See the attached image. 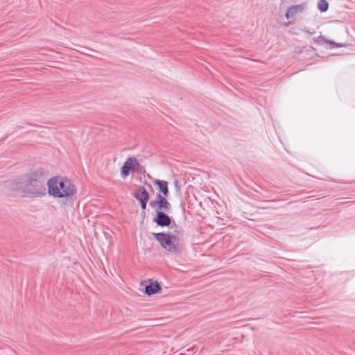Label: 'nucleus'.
<instances>
[{"label": "nucleus", "mask_w": 355, "mask_h": 355, "mask_svg": "<svg viewBox=\"0 0 355 355\" xmlns=\"http://www.w3.org/2000/svg\"><path fill=\"white\" fill-rule=\"evenodd\" d=\"M45 180L44 170L39 167L26 173L23 181H8L6 187L10 191H15L22 197L39 198L44 196L46 193Z\"/></svg>", "instance_id": "f257e3e1"}, {"label": "nucleus", "mask_w": 355, "mask_h": 355, "mask_svg": "<svg viewBox=\"0 0 355 355\" xmlns=\"http://www.w3.org/2000/svg\"><path fill=\"white\" fill-rule=\"evenodd\" d=\"M46 184L49 195L55 198H68L76 193L75 185L67 178L55 176L50 178Z\"/></svg>", "instance_id": "f03ea898"}, {"label": "nucleus", "mask_w": 355, "mask_h": 355, "mask_svg": "<svg viewBox=\"0 0 355 355\" xmlns=\"http://www.w3.org/2000/svg\"><path fill=\"white\" fill-rule=\"evenodd\" d=\"M152 235L161 247L169 252L180 253L184 249L183 244L176 241L171 232L152 233Z\"/></svg>", "instance_id": "7ed1b4c3"}, {"label": "nucleus", "mask_w": 355, "mask_h": 355, "mask_svg": "<svg viewBox=\"0 0 355 355\" xmlns=\"http://www.w3.org/2000/svg\"><path fill=\"white\" fill-rule=\"evenodd\" d=\"M149 205L155 209V214L159 211L169 212L171 209L170 202L165 196H161V193H157L155 200H151Z\"/></svg>", "instance_id": "20e7f679"}, {"label": "nucleus", "mask_w": 355, "mask_h": 355, "mask_svg": "<svg viewBox=\"0 0 355 355\" xmlns=\"http://www.w3.org/2000/svg\"><path fill=\"white\" fill-rule=\"evenodd\" d=\"M139 166V161L135 157H128L121 168V176L126 178L131 172H135L137 166Z\"/></svg>", "instance_id": "39448f33"}, {"label": "nucleus", "mask_w": 355, "mask_h": 355, "mask_svg": "<svg viewBox=\"0 0 355 355\" xmlns=\"http://www.w3.org/2000/svg\"><path fill=\"white\" fill-rule=\"evenodd\" d=\"M168 212L159 211L158 214H155V217L153 218V222L157 225L164 227H170L174 220L172 217L169 216Z\"/></svg>", "instance_id": "423d86ee"}, {"label": "nucleus", "mask_w": 355, "mask_h": 355, "mask_svg": "<svg viewBox=\"0 0 355 355\" xmlns=\"http://www.w3.org/2000/svg\"><path fill=\"white\" fill-rule=\"evenodd\" d=\"M162 290L161 285L157 281L149 279V282L145 286L144 293L148 296L158 293Z\"/></svg>", "instance_id": "0eeeda50"}, {"label": "nucleus", "mask_w": 355, "mask_h": 355, "mask_svg": "<svg viewBox=\"0 0 355 355\" xmlns=\"http://www.w3.org/2000/svg\"><path fill=\"white\" fill-rule=\"evenodd\" d=\"M155 186L157 187V189L159 191V193L161 196H164L167 198L169 195V191L168 187V182L165 180H155L153 181Z\"/></svg>", "instance_id": "6e6552de"}, {"label": "nucleus", "mask_w": 355, "mask_h": 355, "mask_svg": "<svg viewBox=\"0 0 355 355\" xmlns=\"http://www.w3.org/2000/svg\"><path fill=\"white\" fill-rule=\"evenodd\" d=\"M135 198L139 201L149 200L150 194L144 187L140 186L133 194Z\"/></svg>", "instance_id": "1a4fd4ad"}, {"label": "nucleus", "mask_w": 355, "mask_h": 355, "mask_svg": "<svg viewBox=\"0 0 355 355\" xmlns=\"http://www.w3.org/2000/svg\"><path fill=\"white\" fill-rule=\"evenodd\" d=\"M170 227L173 229V232H171V234L172 235L173 239H175L176 241L180 242V237L184 234V230L182 229V227L176 225L175 221H173Z\"/></svg>", "instance_id": "9d476101"}, {"label": "nucleus", "mask_w": 355, "mask_h": 355, "mask_svg": "<svg viewBox=\"0 0 355 355\" xmlns=\"http://www.w3.org/2000/svg\"><path fill=\"white\" fill-rule=\"evenodd\" d=\"M304 10V7L302 5H295L290 6L286 11V18L287 19H290L293 18L296 13L302 12Z\"/></svg>", "instance_id": "9b49d317"}, {"label": "nucleus", "mask_w": 355, "mask_h": 355, "mask_svg": "<svg viewBox=\"0 0 355 355\" xmlns=\"http://www.w3.org/2000/svg\"><path fill=\"white\" fill-rule=\"evenodd\" d=\"M318 8L321 12H325L328 10L329 3L326 0H319L318 2Z\"/></svg>", "instance_id": "f8f14e48"}, {"label": "nucleus", "mask_w": 355, "mask_h": 355, "mask_svg": "<svg viewBox=\"0 0 355 355\" xmlns=\"http://www.w3.org/2000/svg\"><path fill=\"white\" fill-rule=\"evenodd\" d=\"M327 44H329L331 46V48H341V47H347L349 46L348 43H338L333 40H327Z\"/></svg>", "instance_id": "ddd939ff"}, {"label": "nucleus", "mask_w": 355, "mask_h": 355, "mask_svg": "<svg viewBox=\"0 0 355 355\" xmlns=\"http://www.w3.org/2000/svg\"><path fill=\"white\" fill-rule=\"evenodd\" d=\"M327 39L322 35L313 39V41L318 45H322L323 43H327Z\"/></svg>", "instance_id": "4468645a"}, {"label": "nucleus", "mask_w": 355, "mask_h": 355, "mask_svg": "<svg viewBox=\"0 0 355 355\" xmlns=\"http://www.w3.org/2000/svg\"><path fill=\"white\" fill-rule=\"evenodd\" d=\"M148 202V200H146V202L144 200L139 201L140 206H141V210H142V214H145V211H146V207H147Z\"/></svg>", "instance_id": "2eb2a0df"}, {"label": "nucleus", "mask_w": 355, "mask_h": 355, "mask_svg": "<svg viewBox=\"0 0 355 355\" xmlns=\"http://www.w3.org/2000/svg\"><path fill=\"white\" fill-rule=\"evenodd\" d=\"M138 173L144 174L146 173L145 168L140 165L139 163V166H137V169H135Z\"/></svg>", "instance_id": "dca6fc26"}, {"label": "nucleus", "mask_w": 355, "mask_h": 355, "mask_svg": "<svg viewBox=\"0 0 355 355\" xmlns=\"http://www.w3.org/2000/svg\"><path fill=\"white\" fill-rule=\"evenodd\" d=\"M303 49V50H304V49H306V51H308V52H312V53H313V52H315V48H313V46H308V47H303V49Z\"/></svg>", "instance_id": "f3484780"}, {"label": "nucleus", "mask_w": 355, "mask_h": 355, "mask_svg": "<svg viewBox=\"0 0 355 355\" xmlns=\"http://www.w3.org/2000/svg\"><path fill=\"white\" fill-rule=\"evenodd\" d=\"M175 187L176 188L177 191L180 190V186L179 185V181L178 180H175L174 182Z\"/></svg>", "instance_id": "a211bd4d"}, {"label": "nucleus", "mask_w": 355, "mask_h": 355, "mask_svg": "<svg viewBox=\"0 0 355 355\" xmlns=\"http://www.w3.org/2000/svg\"><path fill=\"white\" fill-rule=\"evenodd\" d=\"M306 33H308V34H309V35H311V34H312V33H311L309 31H306Z\"/></svg>", "instance_id": "6ab92c4d"}, {"label": "nucleus", "mask_w": 355, "mask_h": 355, "mask_svg": "<svg viewBox=\"0 0 355 355\" xmlns=\"http://www.w3.org/2000/svg\"><path fill=\"white\" fill-rule=\"evenodd\" d=\"M144 184H148L150 187H151V186L150 184H148L146 181H145Z\"/></svg>", "instance_id": "aec40b11"}, {"label": "nucleus", "mask_w": 355, "mask_h": 355, "mask_svg": "<svg viewBox=\"0 0 355 355\" xmlns=\"http://www.w3.org/2000/svg\"><path fill=\"white\" fill-rule=\"evenodd\" d=\"M142 216H143V217L144 218V217H145V216H146V213H145V214H142Z\"/></svg>", "instance_id": "412c9836"}, {"label": "nucleus", "mask_w": 355, "mask_h": 355, "mask_svg": "<svg viewBox=\"0 0 355 355\" xmlns=\"http://www.w3.org/2000/svg\"><path fill=\"white\" fill-rule=\"evenodd\" d=\"M179 355H185L184 353H180Z\"/></svg>", "instance_id": "4be33fe9"}]
</instances>
